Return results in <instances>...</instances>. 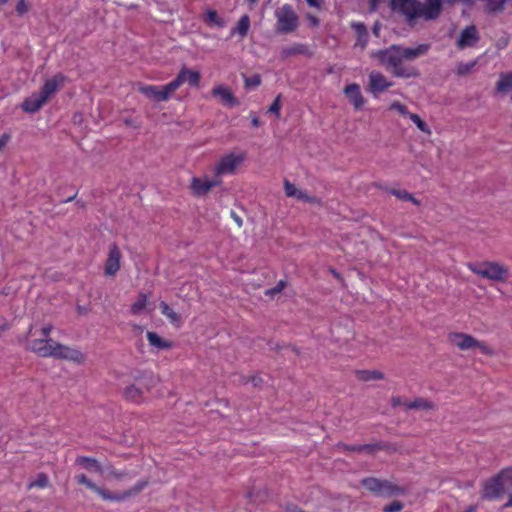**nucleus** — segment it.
I'll return each mask as SVG.
<instances>
[{
  "instance_id": "nucleus-46",
  "label": "nucleus",
  "mask_w": 512,
  "mask_h": 512,
  "mask_svg": "<svg viewBox=\"0 0 512 512\" xmlns=\"http://www.w3.org/2000/svg\"><path fill=\"white\" fill-rule=\"evenodd\" d=\"M280 109H281V95H278L273 103L270 105L268 112L275 114L276 117L280 116Z\"/></svg>"
},
{
  "instance_id": "nucleus-52",
  "label": "nucleus",
  "mask_w": 512,
  "mask_h": 512,
  "mask_svg": "<svg viewBox=\"0 0 512 512\" xmlns=\"http://www.w3.org/2000/svg\"><path fill=\"white\" fill-rule=\"evenodd\" d=\"M10 329L8 320L4 317H0V334Z\"/></svg>"
},
{
  "instance_id": "nucleus-51",
  "label": "nucleus",
  "mask_w": 512,
  "mask_h": 512,
  "mask_svg": "<svg viewBox=\"0 0 512 512\" xmlns=\"http://www.w3.org/2000/svg\"><path fill=\"white\" fill-rule=\"evenodd\" d=\"M249 381L253 384L254 387H259L263 383V379L258 375H254L246 380V382Z\"/></svg>"
},
{
  "instance_id": "nucleus-35",
  "label": "nucleus",
  "mask_w": 512,
  "mask_h": 512,
  "mask_svg": "<svg viewBox=\"0 0 512 512\" xmlns=\"http://www.w3.org/2000/svg\"><path fill=\"white\" fill-rule=\"evenodd\" d=\"M389 448L390 446L384 442L361 445L362 452L367 454H374L376 451L388 450Z\"/></svg>"
},
{
  "instance_id": "nucleus-4",
  "label": "nucleus",
  "mask_w": 512,
  "mask_h": 512,
  "mask_svg": "<svg viewBox=\"0 0 512 512\" xmlns=\"http://www.w3.org/2000/svg\"><path fill=\"white\" fill-rule=\"evenodd\" d=\"M277 18L276 31L280 34H288L294 32L298 25L299 19L292 6L283 5L275 12Z\"/></svg>"
},
{
  "instance_id": "nucleus-44",
  "label": "nucleus",
  "mask_w": 512,
  "mask_h": 512,
  "mask_svg": "<svg viewBox=\"0 0 512 512\" xmlns=\"http://www.w3.org/2000/svg\"><path fill=\"white\" fill-rule=\"evenodd\" d=\"M261 84V77L259 74H255L251 77H245V87L255 88Z\"/></svg>"
},
{
  "instance_id": "nucleus-2",
  "label": "nucleus",
  "mask_w": 512,
  "mask_h": 512,
  "mask_svg": "<svg viewBox=\"0 0 512 512\" xmlns=\"http://www.w3.org/2000/svg\"><path fill=\"white\" fill-rule=\"evenodd\" d=\"M33 336V327L30 326L27 334L19 339V343L26 349L34 352L40 357H53L56 359L70 360L76 363L84 361V355L81 351L65 346L54 341L52 338L31 339Z\"/></svg>"
},
{
  "instance_id": "nucleus-30",
  "label": "nucleus",
  "mask_w": 512,
  "mask_h": 512,
  "mask_svg": "<svg viewBox=\"0 0 512 512\" xmlns=\"http://www.w3.org/2000/svg\"><path fill=\"white\" fill-rule=\"evenodd\" d=\"M356 376L361 381L381 380L384 378V374L377 370H358Z\"/></svg>"
},
{
  "instance_id": "nucleus-8",
  "label": "nucleus",
  "mask_w": 512,
  "mask_h": 512,
  "mask_svg": "<svg viewBox=\"0 0 512 512\" xmlns=\"http://www.w3.org/2000/svg\"><path fill=\"white\" fill-rule=\"evenodd\" d=\"M174 86L175 85L171 83H168L162 87L138 84V91L152 101L162 102L167 101L175 92L173 89Z\"/></svg>"
},
{
  "instance_id": "nucleus-60",
  "label": "nucleus",
  "mask_w": 512,
  "mask_h": 512,
  "mask_svg": "<svg viewBox=\"0 0 512 512\" xmlns=\"http://www.w3.org/2000/svg\"><path fill=\"white\" fill-rule=\"evenodd\" d=\"M308 19L310 20V22H311V24L313 26H318L319 25V19L317 17L309 15Z\"/></svg>"
},
{
  "instance_id": "nucleus-41",
  "label": "nucleus",
  "mask_w": 512,
  "mask_h": 512,
  "mask_svg": "<svg viewBox=\"0 0 512 512\" xmlns=\"http://www.w3.org/2000/svg\"><path fill=\"white\" fill-rule=\"evenodd\" d=\"M286 285H287V282L285 280H280L276 284V286H274L273 288L267 289L265 291V295L273 297L276 294H279L280 292H282V290L286 287Z\"/></svg>"
},
{
  "instance_id": "nucleus-58",
  "label": "nucleus",
  "mask_w": 512,
  "mask_h": 512,
  "mask_svg": "<svg viewBox=\"0 0 512 512\" xmlns=\"http://www.w3.org/2000/svg\"><path fill=\"white\" fill-rule=\"evenodd\" d=\"M231 217L233 218V220L237 223V225L239 227L242 226V219L234 211H231Z\"/></svg>"
},
{
  "instance_id": "nucleus-39",
  "label": "nucleus",
  "mask_w": 512,
  "mask_h": 512,
  "mask_svg": "<svg viewBox=\"0 0 512 512\" xmlns=\"http://www.w3.org/2000/svg\"><path fill=\"white\" fill-rule=\"evenodd\" d=\"M409 118L417 126L419 130L425 133H430L428 125L420 118L419 115L411 113L409 114Z\"/></svg>"
},
{
  "instance_id": "nucleus-31",
  "label": "nucleus",
  "mask_w": 512,
  "mask_h": 512,
  "mask_svg": "<svg viewBox=\"0 0 512 512\" xmlns=\"http://www.w3.org/2000/svg\"><path fill=\"white\" fill-rule=\"evenodd\" d=\"M250 28V18L248 15H243L237 23V26L232 30V34H239L242 38L246 37Z\"/></svg>"
},
{
  "instance_id": "nucleus-14",
  "label": "nucleus",
  "mask_w": 512,
  "mask_h": 512,
  "mask_svg": "<svg viewBox=\"0 0 512 512\" xmlns=\"http://www.w3.org/2000/svg\"><path fill=\"white\" fill-rule=\"evenodd\" d=\"M479 39L480 37L476 27L474 25L467 26L460 33L457 40V47L459 49L474 47L478 43Z\"/></svg>"
},
{
  "instance_id": "nucleus-29",
  "label": "nucleus",
  "mask_w": 512,
  "mask_h": 512,
  "mask_svg": "<svg viewBox=\"0 0 512 512\" xmlns=\"http://www.w3.org/2000/svg\"><path fill=\"white\" fill-rule=\"evenodd\" d=\"M404 406L407 409H416V410H432L435 408L433 402L424 399V398H416L414 401L405 402Z\"/></svg>"
},
{
  "instance_id": "nucleus-43",
  "label": "nucleus",
  "mask_w": 512,
  "mask_h": 512,
  "mask_svg": "<svg viewBox=\"0 0 512 512\" xmlns=\"http://www.w3.org/2000/svg\"><path fill=\"white\" fill-rule=\"evenodd\" d=\"M106 470H107L109 476H112L118 480H121V479H124L125 477L130 476L128 472L118 471L111 465L107 466Z\"/></svg>"
},
{
  "instance_id": "nucleus-38",
  "label": "nucleus",
  "mask_w": 512,
  "mask_h": 512,
  "mask_svg": "<svg viewBox=\"0 0 512 512\" xmlns=\"http://www.w3.org/2000/svg\"><path fill=\"white\" fill-rule=\"evenodd\" d=\"M498 475L504 483L505 490L512 489V467L502 469Z\"/></svg>"
},
{
  "instance_id": "nucleus-50",
  "label": "nucleus",
  "mask_w": 512,
  "mask_h": 512,
  "mask_svg": "<svg viewBox=\"0 0 512 512\" xmlns=\"http://www.w3.org/2000/svg\"><path fill=\"white\" fill-rule=\"evenodd\" d=\"M16 11L19 15H23L28 11V6L25 0H19L16 5Z\"/></svg>"
},
{
  "instance_id": "nucleus-49",
  "label": "nucleus",
  "mask_w": 512,
  "mask_h": 512,
  "mask_svg": "<svg viewBox=\"0 0 512 512\" xmlns=\"http://www.w3.org/2000/svg\"><path fill=\"white\" fill-rule=\"evenodd\" d=\"M476 348H478L485 355H494V350L483 342L478 341V345H476Z\"/></svg>"
},
{
  "instance_id": "nucleus-48",
  "label": "nucleus",
  "mask_w": 512,
  "mask_h": 512,
  "mask_svg": "<svg viewBox=\"0 0 512 512\" xmlns=\"http://www.w3.org/2000/svg\"><path fill=\"white\" fill-rule=\"evenodd\" d=\"M337 448L349 452H362L361 445H347L344 443H338Z\"/></svg>"
},
{
  "instance_id": "nucleus-19",
  "label": "nucleus",
  "mask_w": 512,
  "mask_h": 512,
  "mask_svg": "<svg viewBox=\"0 0 512 512\" xmlns=\"http://www.w3.org/2000/svg\"><path fill=\"white\" fill-rule=\"evenodd\" d=\"M46 102L45 96L40 92L33 93L23 101L21 108L27 113H35L40 110Z\"/></svg>"
},
{
  "instance_id": "nucleus-20",
  "label": "nucleus",
  "mask_w": 512,
  "mask_h": 512,
  "mask_svg": "<svg viewBox=\"0 0 512 512\" xmlns=\"http://www.w3.org/2000/svg\"><path fill=\"white\" fill-rule=\"evenodd\" d=\"M450 340L460 349V350H470L476 348L478 345V340L473 336L465 333H453L450 334Z\"/></svg>"
},
{
  "instance_id": "nucleus-34",
  "label": "nucleus",
  "mask_w": 512,
  "mask_h": 512,
  "mask_svg": "<svg viewBox=\"0 0 512 512\" xmlns=\"http://www.w3.org/2000/svg\"><path fill=\"white\" fill-rule=\"evenodd\" d=\"M147 305V296L144 293H140L137 300L131 305V313L134 315L140 314Z\"/></svg>"
},
{
  "instance_id": "nucleus-25",
  "label": "nucleus",
  "mask_w": 512,
  "mask_h": 512,
  "mask_svg": "<svg viewBox=\"0 0 512 512\" xmlns=\"http://www.w3.org/2000/svg\"><path fill=\"white\" fill-rule=\"evenodd\" d=\"M146 336L149 344L159 350H168L173 346L171 341L163 339L155 332L148 331Z\"/></svg>"
},
{
  "instance_id": "nucleus-57",
  "label": "nucleus",
  "mask_w": 512,
  "mask_h": 512,
  "mask_svg": "<svg viewBox=\"0 0 512 512\" xmlns=\"http://www.w3.org/2000/svg\"><path fill=\"white\" fill-rule=\"evenodd\" d=\"M251 124L253 127H259L261 125V122L259 120V118L256 116V115H252L251 116Z\"/></svg>"
},
{
  "instance_id": "nucleus-55",
  "label": "nucleus",
  "mask_w": 512,
  "mask_h": 512,
  "mask_svg": "<svg viewBox=\"0 0 512 512\" xmlns=\"http://www.w3.org/2000/svg\"><path fill=\"white\" fill-rule=\"evenodd\" d=\"M9 139H10V136L8 134H3L0 137V151L6 145V143L8 142Z\"/></svg>"
},
{
  "instance_id": "nucleus-15",
  "label": "nucleus",
  "mask_w": 512,
  "mask_h": 512,
  "mask_svg": "<svg viewBox=\"0 0 512 512\" xmlns=\"http://www.w3.org/2000/svg\"><path fill=\"white\" fill-rule=\"evenodd\" d=\"M392 86V83L387 81L386 77L380 72L372 71L369 74V91L377 96L379 93L387 90Z\"/></svg>"
},
{
  "instance_id": "nucleus-11",
  "label": "nucleus",
  "mask_w": 512,
  "mask_h": 512,
  "mask_svg": "<svg viewBox=\"0 0 512 512\" xmlns=\"http://www.w3.org/2000/svg\"><path fill=\"white\" fill-rule=\"evenodd\" d=\"M121 251L116 243L109 245L108 257L105 262L104 272L106 276H115L120 269Z\"/></svg>"
},
{
  "instance_id": "nucleus-64",
  "label": "nucleus",
  "mask_w": 512,
  "mask_h": 512,
  "mask_svg": "<svg viewBox=\"0 0 512 512\" xmlns=\"http://www.w3.org/2000/svg\"><path fill=\"white\" fill-rule=\"evenodd\" d=\"M477 506L476 505H470L465 511L463 512H476Z\"/></svg>"
},
{
  "instance_id": "nucleus-16",
  "label": "nucleus",
  "mask_w": 512,
  "mask_h": 512,
  "mask_svg": "<svg viewBox=\"0 0 512 512\" xmlns=\"http://www.w3.org/2000/svg\"><path fill=\"white\" fill-rule=\"evenodd\" d=\"M211 94L213 97L218 98L224 106L236 107L240 104L232 91L224 85L215 86L212 89Z\"/></svg>"
},
{
  "instance_id": "nucleus-54",
  "label": "nucleus",
  "mask_w": 512,
  "mask_h": 512,
  "mask_svg": "<svg viewBox=\"0 0 512 512\" xmlns=\"http://www.w3.org/2000/svg\"><path fill=\"white\" fill-rule=\"evenodd\" d=\"M52 331V326L51 325H47V326H44L42 329H41V335L42 337L44 338H50L49 337V334L50 332Z\"/></svg>"
},
{
  "instance_id": "nucleus-36",
  "label": "nucleus",
  "mask_w": 512,
  "mask_h": 512,
  "mask_svg": "<svg viewBox=\"0 0 512 512\" xmlns=\"http://www.w3.org/2000/svg\"><path fill=\"white\" fill-rule=\"evenodd\" d=\"M507 0H487L486 11L489 13H499L505 8Z\"/></svg>"
},
{
  "instance_id": "nucleus-28",
  "label": "nucleus",
  "mask_w": 512,
  "mask_h": 512,
  "mask_svg": "<svg viewBox=\"0 0 512 512\" xmlns=\"http://www.w3.org/2000/svg\"><path fill=\"white\" fill-rule=\"evenodd\" d=\"M496 91L503 94L512 91V72L500 74L496 83Z\"/></svg>"
},
{
  "instance_id": "nucleus-7",
  "label": "nucleus",
  "mask_w": 512,
  "mask_h": 512,
  "mask_svg": "<svg viewBox=\"0 0 512 512\" xmlns=\"http://www.w3.org/2000/svg\"><path fill=\"white\" fill-rule=\"evenodd\" d=\"M362 485L369 491L378 495L391 496L405 493L404 488L394 485L387 480H379L373 477L363 479Z\"/></svg>"
},
{
  "instance_id": "nucleus-18",
  "label": "nucleus",
  "mask_w": 512,
  "mask_h": 512,
  "mask_svg": "<svg viewBox=\"0 0 512 512\" xmlns=\"http://www.w3.org/2000/svg\"><path fill=\"white\" fill-rule=\"evenodd\" d=\"M64 80L65 77L62 74H56L51 79L46 80L39 92L45 96V99L48 101V99L60 89Z\"/></svg>"
},
{
  "instance_id": "nucleus-56",
  "label": "nucleus",
  "mask_w": 512,
  "mask_h": 512,
  "mask_svg": "<svg viewBox=\"0 0 512 512\" xmlns=\"http://www.w3.org/2000/svg\"><path fill=\"white\" fill-rule=\"evenodd\" d=\"M405 402L402 401L400 397H393L391 400V404L393 407H397L399 405H404Z\"/></svg>"
},
{
  "instance_id": "nucleus-62",
  "label": "nucleus",
  "mask_w": 512,
  "mask_h": 512,
  "mask_svg": "<svg viewBox=\"0 0 512 512\" xmlns=\"http://www.w3.org/2000/svg\"><path fill=\"white\" fill-rule=\"evenodd\" d=\"M330 272L332 273V275L338 279V280H342V277L341 275L335 270V269H330Z\"/></svg>"
},
{
  "instance_id": "nucleus-10",
  "label": "nucleus",
  "mask_w": 512,
  "mask_h": 512,
  "mask_svg": "<svg viewBox=\"0 0 512 512\" xmlns=\"http://www.w3.org/2000/svg\"><path fill=\"white\" fill-rule=\"evenodd\" d=\"M505 491L504 483L497 474L483 484L481 498L485 500H496L501 498Z\"/></svg>"
},
{
  "instance_id": "nucleus-40",
  "label": "nucleus",
  "mask_w": 512,
  "mask_h": 512,
  "mask_svg": "<svg viewBox=\"0 0 512 512\" xmlns=\"http://www.w3.org/2000/svg\"><path fill=\"white\" fill-rule=\"evenodd\" d=\"M49 484V479L46 474L40 473L37 476V479L29 484V488L32 487H39V488H45Z\"/></svg>"
},
{
  "instance_id": "nucleus-12",
  "label": "nucleus",
  "mask_w": 512,
  "mask_h": 512,
  "mask_svg": "<svg viewBox=\"0 0 512 512\" xmlns=\"http://www.w3.org/2000/svg\"><path fill=\"white\" fill-rule=\"evenodd\" d=\"M242 161V156L235 154L226 155L222 157L216 165L215 172L217 175L233 174Z\"/></svg>"
},
{
  "instance_id": "nucleus-33",
  "label": "nucleus",
  "mask_w": 512,
  "mask_h": 512,
  "mask_svg": "<svg viewBox=\"0 0 512 512\" xmlns=\"http://www.w3.org/2000/svg\"><path fill=\"white\" fill-rule=\"evenodd\" d=\"M204 21L208 25H215L217 27H224L225 25V21L219 17L215 10H208Z\"/></svg>"
},
{
  "instance_id": "nucleus-45",
  "label": "nucleus",
  "mask_w": 512,
  "mask_h": 512,
  "mask_svg": "<svg viewBox=\"0 0 512 512\" xmlns=\"http://www.w3.org/2000/svg\"><path fill=\"white\" fill-rule=\"evenodd\" d=\"M403 509V503L395 500L382 509L383 512H400Z\"/></svg>"
},
{
  "instance_id": "nucleus-61",
  "label": "nucleus",
  "mask_w": 512,
  "mask_h": 512,
  "mask_svg": "<svg viewBox=\"0 0 512 512\" xmlns=\"http://www.w3.org/2000/svg\"><path fill=\"white\" fill-rule=\"evenodd\" d=\"M306 1L312 7H319L320 6L319 0H306Z\"/></svg>"
},
{
  "instance_id": "nucleus-42",
  "label": "nucleus",
  "mask_w": 512,
  "mask_h": 512,
  "mask_svg": "<svg viewBox=\"0 0 512 512\" xmlns=\"http://www.w3.org/2000/svg\"><path fill=\"white\" fill-rule=\"evenodd\" d=\"M475 64H476L475 61H472L469 63H459V65L457 66V74L458 75H466V74L470 73L472 71V69L474 68Z\"/></svg>"
},
{
  "instance_id": "nucleus-24",
  "label": "nucleus",
  "mask_w": 512,
  "mask_h": 512,
  "mask_svg": "<svg viewBox=\"0 0 512 512\" xmlns=\"http://www.w3.org/2000/svg\"><path fill=\"white\" fill-rule=\"evenodd\" d=\"M284 191L287 197H294L305 202H313L314 200L313 197L308 196L306 192L296 188V186L288 180L284 181Z\"/></svg>"
},
{
  "instance_id": "nucleus-1",
  "label": "nucleus",
  "mask_w": 512,
  "mask_h": 512,
  "mask_svg": "<svg viewBox=\"0 0 512 512\" xmlns=\"http://www.w3.org/2000/svg\"><path fill=\"white\" fill-rule=\"evenodd\" d=\"M430 46L428 44H421L416 48H403L399 45H392L386 49L379 50L375 56L379 62L391 72L393 76L399 78H416L419 76V71L413 66L405 65L404 60H414L422 55H425Z\"/></svg>"
},
{
  "instance_id": "nucleus-23",
  "label": "nucleus",
  "mask_w": 512,
  "mask_h": 512,
  "mask_svg": "<svg viewBox=\"0 0 512 512\" xmlns=\"http://www.w3.org/2000/svg\"><path fill=\"white\" fill-rule=\"evenodd\" d=\"M220 184V181H203L199 178H193L191 189L196 196L206 195L213 187Z\"/></svg>"
},
{
  "instance_id": "nucleus-6",
  "label": "nucleus",
  "mask_w": 512,
  "mask_h": 512,
  "mask_svg": "<svg viewBox=\"0 0 512 512\" xmlns=\"http://www.w3.org/2000/svg\"><path fill=\"white\" fill-rule=\"evenodd\" d=\"M137 384L127 386L123 391V396L126 400L139 403L142 401L144 389L149 391L151 387L155 386L157 379L152 375H145L136 379Z\"/></svg>"
},
{
  "instance_id": "nucleus-17",
  "label": "nucleus",
  "mask_w": 512,
  "mask_h": 512,
  "mask_svg": "<svg viewBox=\"0 0 512 512\" xmlns=\"http://www.w3.org/2000/svg\"><path fill=\"white\" fill-rule=\"evenodd\" d=\"M441 11V0H426L425 4L421 3L420 17H423L425 20H434L440 15Z\"/></svg>"
},
{
  "instance_id": "nucleus-22",
  "label": "nucleus",
  "mask_w": 512,
  "mask_h": 512,
  "mask_svg": "<svg viewBox=\"0 0 512 512\" xmlns=\"http://www.w3.org/2000/svg\"><path fill=\"white\" fill-rule=\"evenodd\" d=\"M296 55H306L310 57L312 53L309 51L308 47L302 43H295L292 46L284 47L280 52V58L282 60H286Z\"/></svg>"
},
{
  "instance_id": "nucleus-27",
  "label": "nucleus",
  "mask_w": 512,
  "mask_h": 512,
  "mask_svg": "<svg viewBox=\"0 0 512 512\" xmlns=\"http://www.w3.org/2000/svg\"><path fill=\"white\" fill-rule=\"evenodd\" d=\"M352 28L355 30L357 35L356 45L360 46L362 49L366 47L368 43V31L364 23H353Z\"/></svg>"
},
{
  "instance_id": "nucleus-63",
  "label": "nucleus",
  "mask_w": 512,
  "mask_h": 512,
  "mask_svg": "<svg viewBox=\"0 0 512 512\" xmlns=\"http://www.w3.org/2000/svg\"><path fill=\"white\" fill-rule=\"evenodd\" d=\"M507 507H512V494L509 496L508 501L502 506V509Z\"/></svg>"
},
{
  "instance_id": "nucleus-32",
  "label": "nucleus",
  "mask_w": 512,
  "mask_h": 512,
  "mask_svg": "<svg viewBox=\"0 0 512 512\" xmlns=\"http://www.w3.org/2000/svg\"><path fill=\"white\" fill-rule=\"evenodd\" d=\"M160 310L163 315H165L171 323L173 324H179L181 322V317L178 313H176L173 309L170 308V306L162 301L159 304Z\"/></svg>"
},
{
  "instance_id": "nucleus-59",
  "label": "nucleus",
  "mask_w": 512,
  "mask_h": 512,
  "mask_svg": "<svg viewBox=\"0 0 512 512\" xmlns=\"http://www.w3.org/2000/svg\"><path fill=\"white\" fill-rule=\"evenodd\" d=\"M370 10L376 11L378 8L379 0H369Z\"/></svg>"
},
{
  "instance_id": "nucleus-53",
  "label": "nucleus",
  "mask_w": 512,
  "mask_h": 512,
  "mask_svg": "<svg viewBox=\"0 0 512 512\" xmlns=\"http://www.w3.org/2000/svg\"><path fill=\"white\" fill-rule=\"evenodd\" d=\"M287 512H306L295 504L289 503L286 505Z\"/></svg>"
},
{
  "instance_id": "nucleus-3",
  "label": "nucleus",
  "mask_w": 512,
  "mask_h": 512,
  "mask_svg": "<svg viewBox=\"0 0 512 512\" xmlns=\"http://www.w3.org/2000/svg\"><path fill=\"white\" fill-rule=\"evenodd\" d=\"M75 479L78 484L85 485L88 489L98 494L103 500L116 502L125 501L128 498L138 495L145 487H147L149 483L148 480H141L124 492L112 493L107 489L97 486L90 479H88L85 474L76 475Z\"/></svg>"
},
{
  "instance_id": "nucleus-13",
  "label": "nucleus",
  "mask_w": 512,
  "mask_h": 512,
  "mask_svg": "<svg viewBox=\"0 0 512 512\" xmlns=\"http://www.w3.org/2000/svg\"><path fill=\"white\" fill-rule=\"evenodd\" d=\"M201 75L198 71H191L183 67L177 77L170 83L174 84V91H176L184 82H188L190 86L196 87L199 85Z\"/></svg>"
},
{
  "instance_id": "nucleus-37",
  "label": "nucleus",
  "mask_w": 512,
  "mask_h": 512,
  "mask_svg": "<svg viewBox=\"0 0 512 512\" xmlns=\"http://www.w3.org/2000/svg\"><path fill=\"white\" fill-rule=\"evenodd\" d=\"M390 192L400 200L412 202L414 205H420V201L406 190L392 189Z\"/></svg>"
},
{
  "instance_id": "nucleus-9",
  "label": "nucleus",
  "mask_w": 512,
  "mask_h": 512,
  "mask_svg": "<svg viewBox=\"0 0 512 512\" xmlns=\"http://www.w3.org/2000/svg\"><path fill=\"white\" fill-rule=\"evenodd\" d=\"M390 6L403 14L408 22L420 17L421 2L418 0H391Z\"/></svg>"
},
{
  "instance_id": "nucleus-21",
  "label": "nucleus",
  "mask_w": 512,
  "mask_h": 512,
  "mask_svg": "<svg viewBox=\"0 0 512 512\" xmlns=\"http://www.w3.org/2000/svg\"><path fill=\"white\" fill-rule=\"evenodd\" d=\"M344 93L349 101L354 105L355 109H360L364 105L365 100L358 84L352 83L347 85L344 89Z\"/></svg>"
},
{
  "instance_id": "nucleus-47",
  "label": "nucleus",
  "mask_w": 512,
  "mask_h": 512,
  "mask_svg": "<svg viewBox=\"0 0 512 512\" xmlns=\"http://www.w3.org/2000/svg\"><path fill=\"white\" fill-rule=\"evenodd\" d=\"M390 109L391 110H396L397 112H399L401 115L403 116H407L409 117V114H411L407 107L400 103L399 101H394L391 105H390Z\"/></svg>"
},
{
  "instance_id": "nucleus-26",
  "label": "nucleus",
  "mask_w": 512,
  "mask_h": 512,
  "mask_svg": "<svg viewBox=\"0 0 512 512\" xmlns=\"http://www.w3.org/2000/svg\"><path fill=\"white\" fill-rule=\"evenodd\" d=\"M76 464L82 466L86 470L102 473V467L97 459L86 456H79L76 458Z\"/></svg>"
},
{
  "instance_id": "nucleus-5",
  "label": "nucleus",
  "mask_w": 512,
  "mask_h": 512,
  "mask_svg": "<svg viewBox=\"0 0 512 512\" xmlns=\"http://www.w3.org/2000/svg\"><path fill=\"white\" fill-rule=\"evenodd\" d=\"M468 267L476 275L493 281H504L508 276L507 269L496 262L469 264Z\"/></svg>"
}]
</instances>
